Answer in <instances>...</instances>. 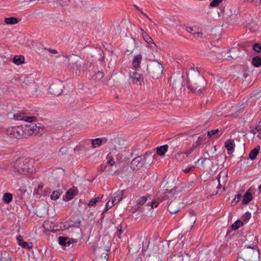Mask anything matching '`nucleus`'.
I'll return each mask as SVG.
<instances>
[{"label":"nucleus","mask_w":261,"mask_h":261,"mask_svg":"<svg viewBox=\"0 0 261 261\" xmlns=\"http://www.w3.org/2000/svg\"><path fill=\"white\" fill-rule=\"evenodd\" d=\"M34 163L31 159L19 158L14 163L13 172L17 174H31L34 170Z\"/></svg>","instance_id":"f257e3e1"},{"label":"nucleus","mask_w":261,"mask_h":261,"mask_svg":"<svg viewBox=\"0 0 261 261\" xmlns=\"http://www.w3.org/2000/svg\"><path fill=\"white\" fill-rule=\"evenodd\" d=\"M62 56L66 58L64 63L68 69L75 70L76 74L80 73L84 64L80 57L74 54L69 56L63 55Z\"/></svg>","instance_id":"f03ea898"},{"label":"nucleus","mask_w":261,"mask_h":261,"mask_svg":"<svg viewBox=\"0 0 261 261\" xmlns=\"http://www.w3.org/2000/svg\"><path fill=\"white\" fill-rule=\"evenodd\" d=\"M206 82L203 76H199L192 83H189L187 88L194 93L201 94L204 90Z\"/></svg>","instance_id":"7ed1b4c3"},{"label":"nucleus","mask_w":261,"mask_h":261,"mask_svg":"<svg viewBox=\"0 0 261 261\" xmlns=\"http://www.w3.org/2000/svg\"><path fill=\"white\" fill-rule=\"evenodd\" d=\"M147 71L153 78H158L163 71V67L158 62H153L147 65Z\"/></svg>","instance_id":"20e7f679"},{"label":"nucleus","mask_w":261,"mask_h":261,"mask_svg":"<svg viewBox=\"0 0 261 261\" xmlns=\"http://www.w3.org/2000/svg\"><path fill=\"white\" fill-rule=\"evenodd\" d=\"M6 132L11 138L19 139L24 138L23 125L10 127L7 129Z\"/></svg>","instance_id":"39448f33"},{"label":"nucleus","mask_w":261,"mask_h":261,"mask_svg":"<svg viewBox=\"0 0 261 261\" xmlns=\"http://www.w3.org/2000/svg\"><path fill=\"white\" fill-rule=\"evenodd\" d=\"M40 129L42 130V128L37 126L34 123H30L28 125H23V131L24 134V138H28L32 135H37L41 132Z\"/></svg>","instance_id":"423d86ee"},{"label":"nucleus","mask_w":261,"mask_h":261,"mask_svg":"<svg viewBox=\"0 0 261 261\" xmlns=\"http://www.w3.org/2000/svg\"><path fill=\"white\" fill-rule=\"evenodd\" d=\"M62 88V83L61 81H58L50 85L49 87V91L50 94L59 96L63 91Z\"/></svg>","instance_id":"0eeeda50"},{"label":"nucleus","mask_w":261,"mask_h":261,"mask_svg":"<svg viewBox=\"0 0 261 261\" xmlns=\"http://www.w3.org/2000/svg\"><path fill=\"white\" fill-rule=\"evenodd\" d=\"M13 118L15 120H23L30 123L37 121V119L35 117L26 116L24 113L20 112H18L14 114L13 115Z\"/></svg>","instance_id":"6e6552de"},{"label":"nucleus","mask_w":261,"mask_h":261,"mask_svg":"<svg viewBox=\"0 0 261 261\" xmlns=\"http://www.w3.org/2000/svg\"><path fill=\"white\" fill-rule=\"evenodd\" d=\"M129 76L133 84L141 85L142 83H143L144 78L142 75L136 71H129Z\"/></svg>","instance_id":"1a4fd4ad"},{"label":"nucleus","mask_w":261,"mask_h":261,"mask_svg":"<svg viewBox=\"0 0 261 261\" xmlns=\"http://www.w3.org/2000/svg\"><path fill=\"white\" fill-rule=\"evenodd\" d=\"M145 161L146 159L144 156H138L132 160L131 165L133 167L134 170L135 169V168L138 169L142 167L145 163Z\"/></svg>","instance_id":"9d476101"},{"label":"nucleus","mask_w":261,"mask_h":261,"mask_svg":"<svg viewBox=\"0 0 261 261\" xmlns=\"http://www.w3.org/2000/svg\"><path fill=\"white\" fill-rule=\"evenodd\" d=\"M186 31L187 32H189L193 35H196L197 36V37L199 38H202L203 36V33L201 32V30H200L199 28H197L196 27H187L186 28Z\"/></svg>","instance_id":"9b49d317"},{"label":"nucleus","mask_w":261,"mask_h":261,"mask_svg":"<svg viewBox=\"0 0 261 261\" xmlns=\"http://www.w3.org/2000/svg\"><path fill=\"white\" fill-rule=\"evenodd\" d=\"M180 210L178 206L177 202L176 201H172L169 204L168 211L172 214H176Z\"/></svg>","instance_id":"f8f14e48"},{"label":"nucleus","mask_w":261,"mask_h":261,"mask_svg":"<svg viewBox=\"0 0 261 261\" xmlns=\"http://www.w3.org/2000/svg\"><path fill=\"white\" fill-rule=\"evenodd\" d=\"M125 190H118L114 194V197L112 199L113 203H118L124 198L123 195Z\"/></svg>","instance_id":"ddd939ff"},{"label":"nucleus","mask_w":261,"mask_h":261,"mask_svg":"<svg viewBox=\"0 0 261 261\" xmlns=\"http://www.w3.org/2000/svg\"><path fill=\"white\" fill-rule=\"evenodd\" d=\"M16 240L18 242V245L24 249H29L32 248V243H28L23 240L22 237L21 236L17 237Z\"/></svg>","instance_id":"4468645a"},{"label":"nucleus","mask_w":261,"mask_h":261,"mask_svg":"<svg viewBox=\"0 0 261 261\" xmlns=\"http://www.w3.org/2000/svg\"><path fill=\"white\" fill-rule=\"evenodd\" d=\"M172 261H189L190 257L188 254H186L185 256L183 254L179 253L175 254L172 258Z\"/></svg>","instance_id":"2eb2a0df"},{"label":"nucleus","mask_w":261,"mask_h":261,"mask_svg":"<svg viewBox=\"0 0 261 261\" xmlns=\"http://www.w3.org/2000/svg\"><path fill=\"white\" fill-rule=\"evenodd\" d=\"M59 244L61 246H69L72 244L70 238L60 236L58 238Z\"/></svg>","instance_id":"dca6fc26"},{"label":"nucleus","mask_w":261,"mask_h":261,"mask_svg":"<svg viewBox=\"0 0 261 261\" xmlns=\"http://www.w3.org/2000/svg\"><path fill=\"white\" fill-rule=\"evenodd\" d=\"M225 146L228 151V153L230 154L234 150L235 144L233 140L228 139L225 142Z\"/></svg>","instance_id":"f3484780"},{"label":"nucleus","mask_w":261,"mask_h":261,"mask_svg":"<svg viewBox=\"0 0 261 261\" xmlns=\"http://www.w3.org/2000/svg\"><path fill=\"white\" fill-rule=\"evenodd\" d=\"M142 59V56L141 54L137 55L134 57L132 61V65L135 68H138L140 67Z\"/></svg>","instance_id":"a211bd4d"},{"label":"nucleus","mask_w":261,"mask_h":261,"mask_svg":"<svg viewBox=\"0 0 261 261\" xmlns=\"http://www.w3.org/2000/svg\"><path fill=\"white\" fill-rule=\"evenodd\" d=\"M140 33L142 34L144 40L148 44L153 43V41L152 38L148 35V34L144 31V30L140 28Z\"/></svg>","instance_id":"6ab92c4d"},{"label":"nucleus","mask_w":261,"mask_h":261,"mask_svg":"<svg viewBox=\"0 0 261 261\" xmlns=\"http://www.w3.org/2000/svg\"><path fill=\"white\" fill-rule=\"evenodd\" d=\"M13 62L16 65H20L24 63V57L23 56H15L12 59Z\"/></svg>","instance_id":"aec40b11"},{"label":"nucleus","mask_w":261,"mask_h":261,"mask_svg":"<svg viewBox=\"0 0 261 261\" xmlns=\"http://www.w3.org/2000/svg\"><path fill=\"white\" fill-rule=\"evenodd\" d=\"M168 148V145H164L163 146H161L160 147H158L156 148V153L158 155L160 156H163L165 155V153L167 151Z\"/></svg>","instance_id":"412c9836"},{"label":"nucleus","mask_w":261,"mask_h":261,"mask_svg":"<svg viewBox=\"0 0 261 261\" xmlns=\"http://www.w3.org/2000/svg\"><path fill=\"white\" fill-rule=\"evenodd\" d=\"M252 194L250 192H247L243 196L242 203L243 204H247L252 200Z\"/></svg>","instance_id":"4be33fe9"},{"label":"nucleus","mask_w":261,"mask_h":261,"mask_svg":"<svg viewBox=\"0 0 261 261\" xmlns=\"http://www.w3.org/2000/svg\"><path fill=\"white\" fill-rule=\"evenodd\" d=\"M50 2H53L57 5H58L61 7H65L68 6V3L70 2V0H47Z\"/></svg>","instance_id":"5701e85b"},{"label":"nucleus","mask_w":261,"mask_h":261,"mask_svg":"<svg viewBox=\"0 0 261 261\" xmlns=\"http://www.w3.org/2000/svg\"><path fill=\"white\" fill-rule=\"evenodd\" d=\"M259 150H260V146H258L257 147L252 149L249 153V158L252 160H254L256 158L257 155H258Z\"/></svg>","instance_id":"b1692460"},{"label":"nucleus","mask_w":261,"mask_h":261,"mask_svg":"<svg viewBox=\"0 0 261 261\" xmlns=\"http://www.w3.org/2000/svg\"><path fill=\"white\" fill-rule=\"evenodd\" d=\"M71 5L74 9L81 8L83 6L82 0H70Z\"/></svg>","instance_id":"393cba45"},{"label":"nucleus","mask_w":261,"mask_h":261,"mask_svg":"<svg viewBox=\"0 0 261 261\" xmlns=\"http://www.w3.org/2000/svg\"><path fill=\"white\" fill-rule=\"evenodd\" d=\"M18 22L17 18L14 17H7L5 19V22L8 24H15Z\"/></svg>","instance_id":"a878e982"},{"label":"nucleus","mask_w":261,"mask_h":261,"mask_svg":"<svg viewBox=\"0 0 261 261\" xmlns=\"http://www.w3.org/2000/svg\"><path fill=\"white\" fill-rule=\"evenodd\" d=\"M109 244H110V240H108L107 241V246H100L99 247V249H100L101 250H105L107 252L105 253H103V257L106 259H108V252H109L110 250V247L109 246Z\"/></svg>","instance_id":"bb28decb"},{"label":"nucleus","mask_w":261,"mask_h":261,"mask_svg":"<svg viewBox=\"0 0 261 261\" xmlns=\"http://www.w3.org/2000/svg\"><path fill=\"white\" fill-rule=\"evenodd\" d=\"M243 225L244 223L242 221L237 220L231 225V228L232 230H236L243 226Z\"/></svg>","instance_id":"cd10ccee"},{"label":"nucleus","mask_w":261,"mask_h":261,"mask_svg":"<svg viewBox=\"0 0 261 261\" xmlns=\"http://www.w3.org/2000/svg\"><path fill=\"white\" fill-rule=\"evenodd\" d=\"M252 64L256 67H260L261 66V58L258 56L254 57L252 59Z\"/></svg>","instance_id":"c85d7f7f"},{"label":"nucleus","mask_w":261,"mask_h":261,"mask_svg":"<svg viewBox=\"0 0 261 261\" xmlns=\"http://www.w3.org/2000/svg\"><path fill=\"white\" fill-rule=\"evenodd\" d=\"M75 192L74 190L70 189L66 193V197L67 200H71L74 196L76 195Z\"/></svg>","instance_id":"c756f323"},{"label":"nucleus","mask_w":261,"mask_h":261,"mask_svg":"<svg viewBox=\"0 0 261 261\" xmlns=\"http://www.w3.org/2000/svg\"><path fill=\"white\" fill-rule=\"evenodd\" d=\"M102 140L100 138H96L92 140V146L93 148H96L101 145Z\"/></svg>","instance_id":"7c9ffc66"},{"label":"nucleus","mask_w":261,"mask_h":261,"mask_svg":"<svg viewBox=\"0 0 261 261\" xmlns=\"http://www.w3.org/2000/svg\"><path fill=\"white\" fill-rule=\"evenodd\" d=\"M12 195L9 193H5L3 196V201L6 203H9L12 200Z\"/></svg>","instance_id":"2f4dec72"},{"label":"nucleus","mask_w":261,"mask_h":261,"mask_svg":"<svg viewBox=\"0 0 261 261\" xmlns=\"http://www.w3.org/2000/svg\"><path fill=\"white\" fill-rule=\"evenodd\" d=\"M147 200V197L146 196H142L138 199L136 201L137 205H143Z\"/></svg>","instance_id":"473e14b6"},{"label":"nucleus","mask_w":261,"mask_h":261,"mask_svg":"<svg viewBox=\"0 0 261 261\" xmlns=\"http://www.w3.org/2000/svg\"><path fill=\"white\" fill-rule=\"evenodd\" d=\"M60 195L61 193L59 191H55L51 193L50 198L53 200H56L60 197Z\"/></svg>","instance_id":"72a5a7b5"},{"label":"nucleus","mask_w":261,"mask_h":261,"mask_svg":"<svg viewBox=\"0 0 261 261\" xmlns=\"http://www.w3.org/2000/svg\"><path fill=\"white\" fill-rule=\"evenodd\" d=\"M103 75L104 73L102 72L98 71L95 73V74L94 76V80H100L103 77Z\"/></svg>","instance_id":"f704fd0d"},{"label":"nucleus","mask_w":261,"mask_h":261,"mask_svg":"<svg viewBox=\"0 0 261 261\" xmlns=\"http://www.w3.org/2000/svg\"><path fill=\"white\" fill-rule=\"evenodd\" d=\"M99 200V198L98 197L92 199L89 201L88 205L89 206H94L97 202H98Z\"/></svg>","instance_id":"c9c22d12"},{"label":"nucleus","mask_w":261,"mask_h":261,"mask_svg":"<svg viewBox=\"0 0 261 261\" xmlns=\"http://www.w3.org/2000/svg\"><path fill=\"white\" fill-rule=\"evenodd\" d=\"M253 49L256 53L261 52V45L259 43H255L253 45Z\"/></svg>","instance_id":"e433bc0d"},{"label":"nucleus","mask_w":261,"mask_h":261,"mask_svg":"<svg viewBox=\"0 0 261 261\" xmlns=\"http://www.w3.org/2000/svg\"><path fill=\"white\" fill-rule=\"evenodd\" d=\"M251 216V213L247 212L243 216V219L245 222H247L250 219Z\"/></svg>","instance_id":"4c0bfd02"},{"label":"nucleus","mask_w":261,"mask_h":261,"mask_svg":"<svg viewBox=\"0 0 261 261\" xmlns=\"http://www.w3.org/2000/svg\"><path fill=\"white\" fill-rule=\"evenodd\" d=\"M149 244V241L147 239L145 240V241L143 242V246H142V250H147L148 249Z\"/></svg>","instance_id":"58836bf2"},{"label":"nucleus","mask_w":261,"mask_h":261,"mask_svg":"<svg viewBox=\"0 0 261 261\" xmlns=\"http://www.w3.org/2000/svg\"><path fill=\"white\" fill-rule=\"evenodd\" d=\"M222 0H213L211 3L210 6L212 7H217L219 4L222 2Z\"/></svg>","instance_id":"ea45409f"},{"label":"nucleus","mask_w":261,"mask_h":261,"mask_svg":"<svg viewBox=\"0 0 261 261\" xmlns=\"http://www.w3.org/2000/svg\"><path fill=\"white\" fill-rule=\"evenodd\" d=\"M196 147V146H195L194 145H193L188 150L185 151L184 153L187 155L188 156L190 155L193 151L195 149Z\"/></svg>","instance_id":"a19ab883"},{"label":"nucleus","mask_w":261,"mask_h":261,"mask_svg":"<svg viewBox=\"0 0 261 261\" xmlns=\"http://www.w3.org/2000/svg\"><path fill=\"white\" fill-rule=\"evenodd\" d=\"M116 204L115 203H113V201L112 200L111 202H110V201H109L108 202H107V203H106V207H105V211H108V210L110 209L111 207H112V206L115 204Z\"/></svg>","instance_id":"79ce46f5"},{"label":"nucleus","mask_w":261,"mask_h":261,"mask_svg":"<svg viewBox=\"0 0 261 261\" xmlns=\"http://www.w3.org/2000/svg\"><path fill=\"white\" fill-rule=\"evenodd\" d=\"M68 151V148L66 146L62 147L59 150L62 155H65L67 153Z\"/></svg>","instance_id":"37998d69"},{"label":"nucleus","mask_w":261,"mask_h":261,"mask_svg":"<svg viewBox=\"0 0 261 261\" xmlns=\"http://www.w3.org/2000/svg\"><path fill=\"white\" fill-rule=\"evenodd\" d=\"M219 129H213V130H212L211 131H209L207 133V136L209 137H211L212 136L214 135H216V134H217L218 132H219Z\"/></svg>","instance_id":"c03bdc74"},{"label":"nucleus","mask_w":261,"mask_h":261,"mask_svg":"<svg viewBox=\"0 0 261 261\" xmlns=\"http://www.w3.org/2000/svg\"><path fill=\"white\" fill-rule=\"evenodd\" d=\"M242 196V192L238 193L236 196L232 200V202L237 203L240 200V198Z\"/></svg>","instance_id":"a18cd8bd"},{"label":"nucleus","mask_w":261,"mask_h":261,"mask_svg":"<svg viewBox=\"0 0 261 261\" xmlns=\"http://www.w3.org/2000/svg\"><path fill=\"white\" fill-rule=\"evenodd\" d=\"M261 130L260 126H257L255 127L254 129H252L250 131V133H252L254 135H255L256 133L259 132Z\"/></svg>","instance_id":"49530a36"},{"label":"nucleus","mask_w":261,"mask_h":261,"mask_svg":"<svg viewBox=\"0 0 261 261\" xmlns=\"http://www.w3.org/2000/svg\"><path fill=\"white\" fill-rule=\"evenodd\" d=\"M189 214L190 215V216H191V217L192 218V220L193 221V223L194 224L195 223V222H196V215L194 214L193 211H190Z\"/></svg>","instance_id":"de8ad7c7"},{"label":"nucleus","mask_w":261,"mask_h":261,"mask_svg":"<svg viewBox=\"0 0 261 261\" xmlns=\"http://www.w3.org/2000/svg\"><path fill=\"white\" fill-rule=\"evenodd\" d=\"M195 167L194 166H190L189 167H188L186 169H185L183 171L185 173H188L191 171H192L194 170Z\"/></svg>","instance_id":"09e8293b"},{"label":"nucleus","mask_w":261,"mask_h":261,"mask_svg":"<svg viewBox=\"0 0 261 261\" xmlns=\"http://www.w3.org/2000/svg\"><path fill=\"white\" fill-rule=\"evenodd\" d=\"M120 226V228H118L117 231V232L116 233V235L117 236L118 238L120 239L121 238V234L123 232V230L122 229V227L119 226Z\"/></svg>","instance_id":"8fccbe9b"},{"label":"nucleus","mask_w":261,"mask_h":261,"mask_svg":"<svg viewBox=\"0 0 261 261\" xmlns=\"http://www.w3.org/2000/svg\"><path fill=\"white\" fill-rule=\"evenodd\" d=\"M159 251L158 246L157 245H154L153 247V249L150 252L151 253H157Z\"/></svg>","instance_id":"3c124183"},{"label":"nucleus","mask_w":261,"mask_h":261,"mask_svg":"<svg viewBox=\"0 0 261 261\" xmlns=\"http://www.w3.org/2000/svg\"><path fill=\"white\" fill-rule=\"evenodd\" d=\"M159 204V202H156L155 201H151L150 203L151 208H153L154 207H156Z\"/></svg>","instance_id":"603ef678"},{"label":"nucleus","mask_w":261,"mask_h":261,"mask_svg":"<svg viewBox=\"0 0 261 261\" xmlns=\"http://www.w3.org/2000/svg\"><path fill=\"white\" fill-rule=\"evenodd\" d=\"M108 163L109 164H110L111 166L115 164V161H114V159L111 158V159H109V160L108 161Z\"/></svg>","instance_id":"864d4df0"},{"label":"nucleus","mask_w":261,"mask_h":261,"mask_svg":"<svg viewBox=\"0 0 261 261\" xmlns=\"http://www.w3.org/2000/svg\"><path fill=\"white\" fill-rule=\"evenodd\" d=\"M47 50H48V51L49 53L53 54H57L58 53L56 49H54L49 48V49H48Z\"/></svg>","instance_id":"5fc2aeb1"},{"label":"nucleus","mask_w":261,"mask_h":261,"mask_svg":"<svg viewBox=\"0 0 261 261\" xmlns=\"http://www.w3.org/2000/svg\"><path fill=\"white\" fill-rule=\"evenodd\" d=\"M107 168V166L106 165H101L100 167H99V171H100L101 172H103L104 170H106Z\"/></svg>","instance_id":"6e6d98bb"},{"label":"nucleus","mask_w":261,"mask_h":261,"mask_svg":"<svg viewBox=\"0 0 261 261\" xmlns=\"http://www.w3.org/2000/svg\"><path fill=\"white\" fill-rule=\"evenodd\" d=\"M221 173H222L221 172V173L218 175V177H217L218 180V181H219V184H218V185L217 186V188H219V189H220V188H221V184H220V177H221Z\"/></svg>","instance_id":"4d7b16f0"},{"label":"nucleus","mask_w":261,"mask_h":261,"mask_svg":"<svg viewBox=\"0 0 261 261\" xmlns=\"http://www.w3.org/2000/svg\"><path fill=\"white\" fill-rule=\"evenodd\" d=\"M252 2L259 5L261 4V0H252Z\"/></svg>","instance_id":"13d9d810"},{"label":"nucleus","mask_w":261,"mask_h":261,"mask_svg":"<svg viewBox=\"0 0 261 261\" xmlns=\"http://www.w3.org/2000/svg\"><path fill=\"white\" fill-rule=\"evenodd\" d=\"M141 12V13L144 16H145V17H146L147 18H148L151 21V19L150 18H149L148 17V16L145 13H144L142 10L141 11H140Z\"/></svg>","instance_id":"bf43d9fd"},{"label":"nucleus","mask_w":261,"mask_h":261,"mask_svg":"<svg viewBox=\"0 0 261 261\" xmlns=\"http://www.w3.org/2000/svg\"><path fill=\"white\" fill-rule=\"evenodd\" d=\"M133 6L137 9L138 10V11H141V9H140L138 6H137L136 5H134Z\"/></svg>","instance_id":"052dcab7"},{"label":"nucleus","mask_w":261,"mask_h":261,"mask_svg":"<svg viewBox=\"0 0 261 261\" xmlns=\"http://www.w3.org/2000/svg\"><path fill=\"white\" fill-rule=\"evenodd\" d=\"M71 239V242H72V243H76L77 242V239Z\"/></svg>","instance_id":"680f3d73"},{"label":"nucleus","mask_w":261,"mask_h":261,"mask_svg":"<svg viewBox=\"0 0 261 261\" xmlns=\"http://www.w3.org/2000/svg\"><path fill=\"white\" fill-rule=\"evenodd\" d=\"M257 137L261 138V130L258 132V134L257 135Z\"/></svg>","instance_id":"e2e57ef3"},{"label":"nucleus","mask_w":261,"mask_h":261,"mask_svg":"<svg viewBox=\"0 0 261 261\" xmlns=\"http://www.w3.org/2000/svg\"><path fill=\"white\" fill-rule=\"evenodd\" d=\"M191 69H192L196 73H199V71L198 70H195V68L194 67L191 68Z\"/></svg>","instance_id":"0e129e2a"},{"label":"nucleus","mask_w":261,"mask_h":261,"mask_svg":"<svg viewBox=\"0 0 261 261\" xmlns=\"http://www.w3.org/2000/svg\"><path fill=\"white\" fill-rule=\"evenodd\" d=\"M258 190L261 192V185L258 187Z\"/></svg>","instance_id":"69168bd1"},{"label":"nucleus","mask_w":261,"mask_h":261,"mask_svg":"<svg viewBox=\"0 0 261 261\" xmlns=\"http://www.w3.org/2000/svg\"><path fill=\"white\" fill-rule=\"evenodd\" d=\"M206 160V159H204L202 160V164Z\"/></svg>","instance_id":"338daca9"},{"label":"nucleus","mask_w":261,"mask_h":261,"mask_svg":"<svg viewBox=\"0 0 261 261\" xmlns=\"http://www.w3.org/2000/svg\"><path fill=\"white\" fill-rule=\"evenodd\" d=\"M7 261H12V259L11 258H8L7 259Z\"/></svg>","instance_id":"774afa93"}]
</instances>
